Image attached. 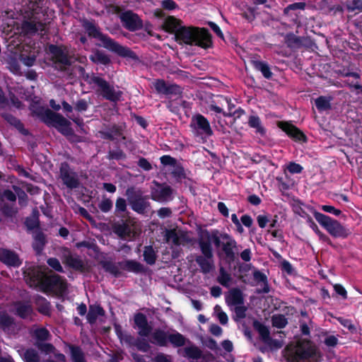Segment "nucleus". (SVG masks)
Returning a JSON list of instances; mask_svg holds the SVG:
<instances>
[{
    "label": "nucleus",
    "mask_w": 362,
    "mask_h": 362,
    "mask_svg": "<svg viewBox=\"0 0 362 362\" xmlns=\"http://www.w3.org/2000/svg\"><path fill=\"white\" fill-rule=\"evenodd\" d=\"M171 174L177 182H180L182 179L186 177L184 168L181 164L177 163L173 166V170H172Z\"/></svg>",
    "instance_id": "37998d69"
},
{
    "label": "nucleus",
    "mask_w": 362,
    "mask_h": 362,
    "mask_svg": "<svg viewBox=\"0 0 362 362\" xmlns=\"http://www.w3.org/2000/svg\"><path fill=\"white\" fill-rule=\"evenodd\" d=\"M161 6L167 11H173L178 8L177 4L173 0L161 1Z\"/></svg>",
    "instance_id": "052dcab7"
},
{
    "label": "nucleus",
    "mask_w": 362,
    "mask_h": 362,
    "mask_svg": "<svg viewBox=\"0 0 362 362\" xmlns=\"http://www.w3.org/2000/svg\"><path fill=\"white\" fill-rule=\"evenodd\" d=\"M182 21L179 19H177L174 16H168L167 17L163 23V29L171 34H174L175 37H176V33L180 28L182 27Z\"/></svg>",
    "instance_id": "393cba45"
},
{
    "label": "nucleus",
    "mask_w": 362,
    "mask_h": 362,
    "mask_svg": "<svg viewBox=\"0 0 362 362\" xmlns=\"http://www.w3.org/2000/svg\"><path fill=\"white\" fill-rule=\"evenodd\" d=\"M13 188L16 195L18 196V204L20 205L25 204L27 202V200H28V195H27V194L25 192V191H23L21 187H19L18 186L13 185Z\"/></svg>",
    "instance_id": "3c124183"
},
{
    "label": "nucleus",
    "mask_w": 362,
    "mask_h": 362,
    "mask_svg": "<svg viewBox=\"0 0 362 362\" xmlns=\"http://www.w3.org/2000/svg\"><path fill=\"white\" fill-rule=\"evenodd\" d=\"M15 314L21 319H27L33 314V310L32 305L28 303L16 301L15 303Z\"/></svg>",
    "instance_id": "a878e982"
},
{
    "label": "nucleus",
    "mask_w": 362,
    "mask_h": 362,
    "mask_svg": "<svg viewBox=\"0 0 362 362\" xmlns=\"http://www.w3.org/2000/svg\"><path fill=\"white\" fill-rule=\"evenodd\" d=\"M100 137L103 139L115 141L117 136H122V127L116 124L108 125L103 131H100Z\"/></svg>",
    "instance_id": "aec40b11"
},
{
    "label": "nucleus",
    "mask_w": 362,
    "mask_h": 362,
    "mask_svg": "<svg viewBox=\"0 0 362 362\" xmlns=\"http://www.w3.org/2000/svg\"><path fill=\"white\" fill-rule=\"evenodd\" d=\"M190 127L195 131L197 135L210 136L213 134L209 120L202 115L197 114L192 118Z\"/></svg>",
    "instance_id": "2eb2a0df"
},
{
    "label": "nucleus",
    "mask_w": 362,
    "mask_h": 362,
    "mask_svg": "<svg viewBox=\"0 0 362 362\" xmlns=\"http://www.w3.org/2000/svg\"><path fill=\"white\" fill-rule=\"evenodd\" d=\"M214 312L218 313V317L221 325H226V313L221 310V307L216 305L214 307Z\"/></svg>",
    "instance_id": "69168bd1"
},
{
    "label": "nucleus",
    "mask_w": 362,
    "mask_h": 362,
    "mask_svg": "<svg viewBox=\"0 0 362 362\" xmlns=\"http://www.w3.org/2000/svg\"><path fill=\"white\" fill-rule=\"evenodd\" d=\"M32 247L36 255H40L47 243V235L40 230H35L33 233Z\"/></svg>",
    "instance_id": "a211bd4d"
},
{
    "label": "nucleus",
    "mask_w": 362,
    "mask_h": 362,
    "mask_svg": "<svg viewBox=\"0 0 362 362\" xmlns=\"http://www.w3.org/2000/svg\"><path fill=\"white\" fill-rule=\"evenodd\" d=\"M0 261L13 267H18L22 264V261L14 251L4 248H0Z\"/></svg>",
    "instance_id": "f3484780"
},
{
    "label": "nucleus",
    "mask_w": 362,
    "mask_h": 362,
    "mask_svg": "<svg viewBox=\"0 0 362 362\" xmlns=\"http://www.w3.org/2000/svg\"><path fill=\"white\" fill-rule=\"evenodd\" d=\"M144 259L149 265L156 263L157 255L152 245H146L144 248Z\"/></svg>",
    "instance_id": "c9c22d12"
},
{
    "label": "nucleus",
    "mask_w": 362,
    "mask_h": 362,
    "mask_svg": "<svg viewBox=\"0 0 362 362\" xmlns=\"http://www.w3.org/2000/svg\"><path fill=\"white\" fill-rule=\"evenodd\" d=\"M64 263L71 269L80 272H83L85 271L86 265L80 257L69 254L67 255H64Z\"/></svg>",
    "instance_id": "5701e85b"
},
{
    "label": "nucleus",
    "mask_w": 362,
    "mask_h": 362,
    "mask_svg": "<svg viewBox=\"0 0 362 362\" xmlns=\"http://www.w3.org/2000/svg\"><path fill=\"white\" fill-rule=\"evenodd\" d=\"M41 119L47 125L52 126L64 136L74 134V129L71 127V122L59 113L53 112L49 108L39 112Z\"/></svg>",
    "instance_id": "0eeeda50"
},
{
    "label": "nucleus",
    "mask_w": 362,
    "mask_h": 362,
    "mask_svg": "<svg viewBox=\"0 0 362 362\" xmlns=\"http://www.w3.org/2000/svg\"><path fill=\"white\" fill-rule=\"evenodd\" d=\"M125 195L131 209L139 214H145L151 207L148 197L144 195L141 189L134 187H129L125 191Z\"/></svg>",
    "instance_id": "1a4fd4ad"
},
{
    "label": "nucleus",
    "mask_w": 362,
    "mask_h": 362,
    "mask_svg": "<svg viewBox=\"0 0 362 362\" xmlns=\"http://www.w3.org/2000/svg\"><path fill=\"white\" fill-rule=\"evenodd\" d=\"M202 256L213 257L211 235L206 232L198 241Z\"/></svg>",
    "instance_id": "b1692460"
},
{
    "label": "nucleus",
    "mask_w": 362,
    "mask_h": 362,
    "mask_svg": "<svg viewBox=\"0 0 362 362\" xmlns=\"http://www.w3.org/2000/svg\"><path fill=\"white\" fill-rule=\"evenodd\" d=\"M120 339L124 341L129 346H135L137 338L130 334H125Z\"/></svg>",
    "instance_id": "774afa93"
},
{
    "label": "nucleus",
    "mask_w": 362,
    "mask_h": 362,
    "mask_svg": "<svg viewBox=\"0 0 362 362\" xmlns=\"http://www.w3.org/2000/svg\"><path fill=\"white\" fill-rule=\"evenodd\" d=\"M70 350L72 362H86L85 354L81 346L71 344H66Z\"/></svg>",
    "instance_id": "c85d7f7f"
},
{
    "label": "nucleus",
    "mask_w": 362,
    "mask_h": 362,
    "mask_svg": "<svg viewBox=\"0 0 362 362\" xmlns=\"http://www.w3.org/2000/svg\"><path fill=\"white\" fill-rule=\"evenodd\" d=\"M256 68L262 72L265 78H269L272 76V72L267 64L264 62H257L256 64Z\"/></svg>",
    "instance_id": "5fc2aeb1"
},
{
    "label": "nucleus",
    "mask_w": 362,
    "mask_h": 362,
    "mask_svg": "<svg viewBox=\"0 0 362 362\" xmlns=\"http://www.w3.org/2000/svg\"><path fill=\"white\" fill-rule=\"evenodd\" d=\"M155 184L160 187V189L159 190H156L152 194V199L153 200H163L167 201L171 199V197L173 192V189L172 187L167 185H161L158 182H154Z\"/></svg>",
    "instance_id": "4be33fe9"
},
{
    "label": "nucleus",
    "mask_w": 362,
    "mask_h": 362,
    "mask_svg": "<svg viewBox=\"0 0 362 362\" xmlns=\"http://www.w3.org/2000/svg\"><path fill=\"white\" fill-rule=\"evenodd\" d=\"M278 127L286 133L291 138L296 141H304L303 133L292 124L286 122H279Z\"/></svg>",
    "instance_id": "6ab92c4d"
},
{
    "label": "nucleus",
    "mask_w": 362,
    "mask_h": 362,
    "mask_svg": "<svg viewBox=\"0 0 362 362\" xmlns=\"http://www.w3.org/2000/svg\"><path fill=\"white\" fill-rule=\"evenodd\" d=\"M45 24L42 22H35L33 21H24L21 24V31L25 35H34L37 31H44Z\"/></svg>",
    "instance_id": "412c9836"
},
{
    "label": "nucleus",
    "mask_w": 362,
    "mask_h": 362,
    "mask_svg": "<svg viewBox=\"0 0 362 362\" xmlns=\"http://www.w3.org/2000/svg\"><path fill=\"white\" fill-rule=\"evenodd\" d=\"M66 47L57 45H49V52L51 54V60L54 64V68L62 72H65L72 65L71 57L66 51Z\"/></svg>",
    "instance_id": "9b49d317"
},
{
    "label": "nucleus",
    "mask_w": 362,
    "mask_h": 362,
    "mask_svg": "<svg viewBox=\"0 0 362 362\" xmlns=\"http://www.w3.org/2000/svg\"><path fill=\"white\" fill-rule=\"evenodd\" d=\"M98 264L106 273L111 274L115 278L122 276V272L119 270V267L123 271L136 274H144L146 272L145 266L134 259H125L118 262L117 264L112 260H100L98 262Z\"/></svg>",
    "instance_id": "423d86ee"
},
{
    "label": "nucleus",
    "mask_w": 362,
    "mask_h": 362,
    "mask_svg": "<svg viewBox=\"0 0 362 362\" xmlns=\"http://www.w3.org/2000/svg\"><path fill=\"white\" fill-rule=\"evenodd\" d=\"M153 88L158 94L164 95L167 98H181L184 88L176 83L166 82L164 79L158 78L153 82Z\"/></svg>",
    "instance_id": "ddd939ff"
},
{
    "label": "nucleus",
    "mask_w": 362,
    "mask_h": 362,
    "mask_svg": "<svg viewBox=\"0 0 362 362\" xmlns=\"http://www.w3.org/2000/svg\"><path fill=\"white\" fill-rule=\"evenodd\" d=\"M89 59L92 62L96 64L107 66L111 63L110 57L103 51L99 49H96L90 54Z\"/></svg>",
    "instance_id": "7c9ffc66"
},
{
    "label": "nucleus",
    "mask_w": 362,
    "mask_h": 362,
    "mask_svg": "<svg viewBox=\"0 0 362 362\" xmlns=\"http://www.w3.org/2000/svg\"><path fill=\"white\" fill-rule=\"evenodd\" d=\"M59 177L62 180L63 184L69 189H76L80 186V181L77 173L66 161L60 164Z\"/></svg>",
    "instance_id": "4468645a"
},
{
    "label": "nucleus",
    "mask_w": 362,
    "mask_h": 362,
    "mask_svg": "<svg viewBox=\"0 0 362 362\" xmlns=\"http://www.w3.org/2000/svg\"><path fill=\"white\" fill-rule=\"evenodd\" d=\"M305 4L303 2H297V3L291 4L284 8V13L285 14H288L289 13V11L291 10H297V9L303 10L305 8Z\"/></svg>",
    "instance_id": "0e129e2a"
},
{
    "label": "nucleus",
    "mask_w": 362,
    "mask_h": 362,
    "mask_svg": "<svg viewBox=\"0 0 362 362\" xmlns=\"http://www.w3.org/2000/svg\"><path fill=\"white\" fill-rule=\"evenodd\" d=\"M88 108V103L85 99H80L75 103L74 109L78 112L86 111Z\"/></svg>",
    "instance_id": "bf43d9fd"
},
{
    "label": "nucleus",
    "mask_w": 362,
    "mask_h": 362,
    "mask_svg": "<svg viewBox=\"0 0 362 362\" xmlns=\"http://www.w3.org/2000/svg\"><path fill=\"white\" fill-rule=\"evenodd\" d=\"M175 40L180 43L208 49L213 45L212 36L205 28L182 26L176 33Z\"/></svg>",
    "instance_id": "20e7f679"
},
{
    "label": "nucleus",
    "mask_w": 362,
    "mask_h": 362,
    "mask_svg": "<svg viewBox=\"0 0 362 362\" xmlns=\"http://www.w3.org/2000/svg\"><path fill=\"white\" fill-rule=\"evenodd\" d=\"M127 204L126 199L122 197H118L115 202V215L119 217L122 216L120 214L121 213H124V214H127Z\"/></svg>",
    "instance_id": "ea45409f"
},
{
    "label": "nucleus",
    "mask_w": 362,
    "mask_h": 362,
    "mask_svg": "<svg viewBox=\"0 0 362 362\" xmlns=\"http://www.w3.org/2000/svg\"><path fill=\"white\" fill-rule=\"evenodd\" d=\"M3 117L9 124L14 127L20 133L25 136L28 135V130L25 129L24 124L18 118L10 113L4 114Z\"/></svg>",
    "instance_id": "bb28decb"
},
{
    "label": "nucleus",
    "mask_w": 362,
    "mask_h": 362,
    "mask_svg": "<svg viewBox=\"0 0 362 362\" xmlns=\"http://www.w3.org/2000/svg\"><path fill=\"white\" fill-rule=\"evenodd\" d=\"M22 358L24 362H40V361L37 351L33 348L27 349L24 351Z\"/></svg>",
    "instance_id": "4c0bfd02"
},
{
    "label": "nucleus",
    "mask_w": 362,
    "mask_h": 362,
    "mask_svg": "<svg viewBox=\"0 0 362 362\" xmlns=\"http://www.w3.org/2000/svg\"><path fill=\"white\" fill-rule=\"evenodd\" d=\"M254 327L255 329L258 332L259 334L260 335L262 341L264 342L266 340H269V331L268 328L262 325V323L255 321L254 322Z\"/></svg>",
    "instance_id": "a19ab883"
},
{
    "label": "nucleus",
    "mask_w": 362,
    "mask_h": 362,
    "mask_svg": "<svg viewBox=\"0 0 362 362\" xmlns=\"http://www.w3.org/2000/svg\"><path fill=\"white\" fill-rule=\"evenodd\" d=\"M137 165L139 168L145 171H149L152 169V165L150 162L145 158H140L138 160Z\"/></svg>",
    "instance_id": "338daca9"
},
{
    "label": "nucleus",
    "mask_w": 362,
    "mask_h": 362,
    "mask_svg": "<svg viewBox=\"0 0 362 362\" xmlns=\"http://www.w3.org/2000/svg\"><path fill=\"white\" fill-rule=\"evenodd\" d=\"M160 160L162 165H170L174 166L177 163V160L169 156V155H164L160 158Z\"/></svg>",
    "instance_id": "e2e57ef3"
},
{
    "label": "nucleus",
    "mask_w": 362,
    "mask_h": 362,
    "mask_svg": "<svg viewBox=\"0 0 362 362\" xmlns=\"http://www.w3.org/2000/svg\"><path fill=\"white\" fill-rule=\"evenodd\" d=\"M165 237L167 241L172 240L173 244L176 246L181 244L180 237L175 229L167 230Z\"/></svg>",
    "instance_id": "de8ad7c7"
},
{
    "label": "nucleus",
    "mask_w": 362,
    "mask_h": 362,
    "mask_svg": "<svg viewBox=\"0 0 362 362\" xmlns=\"http://www.w3.org/2000/svg\"><path fill=\"white\" fill-rule=\"evenodd\" d=\"M98 207L103 213H107L112 208V202L108 198L103 199L98 204Z\"/></svg>",
    "instance_id": "4d7b16f0"
},
{
    "label": "nucleus",
    "mask_w": 362,
    "mask_h": 362,
    "mask_svg": "<svg viewBox=\"0 0 362 362\" xmlns=\"http://www.w3.org/2000/svg\"><path fill=\"white\" fill-rule=\"evenodd\" d=\"M35 346L42 353H44L45 354H52L56 350L55 346L51 343H44V342L36 341L35 343Z\"/></svg>",
    "instance_id": "a18cd8bd"
},
{
    "label": "nucleus",
    "mask_w": 362,
    "mask_h": 362,
    "mask_svg": "<svg viewBox=\"0 0 362 362\" xmlns=\"http://www.w3.org/2000/svg\"><path fill=\"white\" fill-rule=\"evenodd\" d=\"M248 124L250 127L256 129L257 132L263 134L264 133V129L261 125L260 119L257 116H250L248 120Z\"/></svg>",
    "instance_id": "09e8293b"
},
{
    "label": "nucleus",
    "mask_w": 362,
    "mask_h": 362,
    "mask_svg": "<svg viewBox=\"0 0 362 362\" xmlns=\"http://www.w3.org/2000/svg\"><path fill=\"white\" fill-rule=\"evenodd\" d=\"M263 343L268 346L271 349H279L283 346L281 341L273 339L270 337H269V340H266Z\"/></svg>",
    "instance_id": "680f3d73"
},
{
    "label": "nucleus",
    "mask_w": 362,
    "mask_h": 362,
    "mask_svg": "<svg viewBox=\"0 0 362 362\" xmlns=\"http://www.w3.org/2000/svg\"><path fill=\"white\" fill-rule=\"evenodd\" d=\"M37 311L44 315H51L52 306L50 303L43 296H37L35 299Z\"/></svg>",
    "instance_id": "2f4dec72"
},
{
    "label": "nucleus",
    "mask_w": 362,
    "mask_h": 362,
    "mask_svg": "<svg viewBox=\"0 0 362 362\" xmlns=\"http://www.w3.org/2000/svg\"><path fill=\"white\" fill-rule=\"evenodd\" d=\"M1 213L8 218L13 217L16 211L14 210L12 206H10L8 204H4L1 208Z\"/></svg>",
    "instance_id": "13d9d810"
},
{
    "label": "nucleus",
    "mask_w": 362,
    "mask_h": 362,
    "mask_svg": "<svg viewBox=\"0 0 362 362\" xmlns=\"http://www.w3.org/2000/svg\"><path fill=\"white\" fill-rule=\"evenodd\" d=\"M120 19L123 26L131 32L139 30L143 28L142 20L132 11L124 12L121 15Z\"/></svg>",
    "instance_id": "dca6fc26"
},
{
    "label": "nucleus",
    "mask_w": 362,
    "mask_h": 362,
    "mask_svg": "<svg viewBox=\"0 0 362 362\" xmlns=\"http://www.w3.org/2000/svg\"><path fill=\"white\" fill-rule=\"evenodd\" d=\"M346 8L349 11H362V0H351L346 4Z\"/></svg>",
    "instance_id": "864d4df0"
},
{
    "label": "nucleus",
    "mask_w": 362,
    "mask_h": 362,
    "mask_svg": "<svg viewBox=\"0 0 362 362\" xmlns=\"http://www.w3.org/2000/svg\"><path fill=\"white\" fill-rule=\"evenodd\" d=\"M24 225L26 228L27 232L32 231L33 233L35 230H40L38 211H34L32 216L26 217L24 221Z\"/></svg>",
    "instance_id": "c756f323"
},
{
    "label": "nucleus",
    "mask_w": 362,
    "mask_h": 362,
    "mask_svg": "<svg viewBox=\"0 0 362 362\" xmlns=\"http://www.w3.org/2000/svg\"><path fill=\"white\" fill-rule=\"evenodd\" d=\"M47 264L58 272H63V268L59 259L56 257H50L47 260Z\"/></svg>",
    "instance_id": "6e6d98bb"
},
{
    "label": "nucleus",
    "mask_w": 362,
    "mask_h": 362,
    "mask_svg": "<svg viewBox=\"0 0 362 362\" xmlns=\"http://www.w3.org/2000/svg\"><path fill=\"white\" fill-rule=\"evenodd\" d=\"M135 347L142 352H147L150 349L148 341L144 338H137Z\"/></svg>",
    "instance_id": "603ef678"
},
{
    "label": "nucleus",
    "mask_w": 362,
    "mask_h": 362,
    "mask_svg": "<svg viewBox=\"0 0 362 362\" xmlns=\"http://www.w3.org/2000/svg\"><path fill=\"white\" fill-rule=\"evenodd\" d=\"M285 357L291 362H300L310 360L318 362L319 355L315 346L307 339H298L288 345L284 351Z\"/></svg>",
    "instance_id": "39448f33"
},
{
    "label": "nucleus",
    "mask_w": 362,
    "mask_h": 362,
    "mask_svg": "<svg viewBox=\"0 0 362 362\" xmlns=\"http://www.w3.org/2000/svg\"><path fill=\"white\" fill-rule=\"evenodd\" d=\"M273 326L283 328L287 325L286 318L282 315H275L272 319Z\"/></svg>",
    "instance_id": "8fccbe9b"
},
{
    "label": "nucleus",
    "mask_w": 362,
    "mask_h": 362,
    "mask_svg": "<svg viewBox=\"0 0 362 362\" xmlns=\"http://www.w3.org/2000/svg\"><path fill=\"white\" fill-rule=\"evenodd\" d=\"M315 103L316 107L320 111L329 110L331 107L330 99L327 97L320 96L315 100Z\"/></svg>",
    "instance_id": "c03bdc74"
},
{
    "label": "nucleus",
    "mask_w": 362,
    "mask_h": 362,
    "mask_svg": "<svg viewBox=\"0 0 362 362\" xmlns=\"http://www.w3.org/2000/svg\"><path fill=\"white\" fill-rule=\"evenodd\" d=\"M228 298L232 305H240L243 303V297L242 292L237 288L231 289L228 294Z\"/></svg>",
    "instance_id": "e433bc0d"
},
{
    "label": "nucleus",
    "mask_w": 362,
    "mask_h": 362,
    "mask_svg": "<svg viewBox=\"0 0 362 362\" xmlns=\"http://www.w3.org/2000/svg\"><path fill=\"white\" fill-rule=\"evenodd\" d=\"M130 213L122 214L119 221L112 224L113 231L121 238H130L133 234V228L136 223L134 218L129 216Z\"/></svg>",
    "instance_id": "f8f14e48"
},
{
    "label": "nucleus",
    "mask_w": 362,
    "mask_h": 362,
    "mask_svg": "<svg viewBox=\"0 0 362 362\" xmlns=\"http://www.w3.org/2000/svg\"><path fill=\"white\" fill-rule=\"evenodd\" d=\"M105 312L100 305H90L86 315L88 322L93 325L95 323L98 316H104Z\"/></svg>",
    "instance_id": "cd10ccee"
},
{
    "label": "nucleus",
    "mask_w": 362,
    "mask_h": 362,
    "mask_svg": "<svg viewBox=\"0 0 362 362\" xmlns=\"http://www.w3.org/2000/svg\"><path fill=\"white\" fill-rule=\"evenodd\" d=\"M26 282L30 287H39L45 293L54 292L63 295L67 290L66 279L56 274L47 275L39 267H30L23 272Z\"/></svg>",
    "instance_id": "f03ea898"
},
{
    "label": "nucleus",
    "mask_w": 362,
    "mask_h": 362,
    "mask_svg": "<svg viewBox=\"0 0 362 362\" xmlns=\"http://www.w3.org/2000/svg\"><path fill=\"white\" fill-rule=\"evenodd\" d=\"M82 26L89 37L101 41L102 46L106 49L117 54L121 57L137 59L138 57L136 53L130 48L121 45L109 35L103 33L95 21L84 19L82 21Z\"/></svg>",
    "instance_id": "7ed1b4c3"
},
{
    "label": "nucleus",
    "mask_w": 362,
    "mask_h": 362,
    "mask_svg": "<svg viewBox=\"0 0 362 362\" xmlns=\"http://www.w3.org/2000/svg\"><path fill=\"white\" fill-rule=\"evenodd\" d=\"M83 78L85 81H88L89 84H95L97 86L101 95L105 99L115 103L119 100L122 92L120 90L116 91L114 86H111L105 78L96 76L94 74H92L90 77L88 74H86V75L83 76Z\"/></svg>",
    "instance_id": "6e6552de"
},
{
    "label": "nucleus",
    "mask_w": 362,
    "mask_h": 362,
    "mask_svg": "<svg viewBox=\"0 0 362 362\" xmlns=\"http://www.w3.org/2000/svg\"><path fill=\"white\" fill-rule=\"evenodd\" d=\"M241 249V245H238L233 238L228 236V259H237Z\"/></svg>",
    "instance_id": "473e14b6"
},
{
    "label": "nucleus",
    "mask_w": 362,
    "mask_h": 362,
    "mask_svg": "<svg viewBox=\"0 0 362 362\" xmlns=\"http://www.w3.org/2000/svg\"><path fill=\"white\" fill-rule=\"evenodd\" d=\"M185 355L189 358L199 359L202 357V351L196 346L192 345L185 348Z\"/></svg>",
    "instance_id": "79ce46f5"
},
{
    "label": "nucleus",
    "mask_w": 362,
    "mask_h": 362,
    "mask_svg": "<svg viewBox=\"0 0 362 362\" xmlns=\"http://www.w3.org/2000/svg\"><path fill=\"white\" fill-rule=\"evenodd\" d=\"M15 319L9 315L6 311L0 312V327L4 332L10 330L11 327L15 326Z\"/></svg>",
    "instance_id": "72a5a7b5"
},
{
    "label": "nucleus",
    "mask_w": 362,
    "mask_h": 362,
    "mask_svg": "<svg viewBox=\"0 0 362 362\" xmlns=\"http://www.w3.org/2000/svg\"><path fill=\"white\" fill-rule=\"evenodd\" d=\"M316 221L326 229V230L334 238H345L350 234L349 229L344 227L339 221L321 214L315 213Z\"/></svg>",
    "instance_id": "9d476101"
},
{
    "label": "nucleus",
    "mask_w": 362,
    "mask_h": 362,
    "mask_svg": "<svg viewBox=\"0 0 362 362\" xmlns=\"http://www.w3.org/2000/svg\"><path fill=\"white\" fill-rule=\"evenodd\" d=\"M106 158L109 160H124L127 158V155L119 147H117L115 150L108 151Z\"/></svg>",
    "instance_id": "58836bf2"
},
{
    "label": "nucleus",
    "mask_w": 362,
    "mask_h": 362,
    "mask_svg": "<svg viewBox=\"0 0 362 362\" xmlns=\"http://www.w3.org/2000/svg\"><path fill=\"white\" fill-rule=\"evenodd\" d=\"M49 336V332L45 327L38 328L35 331V337L37 339L36 341L43 342L47 340Z\"/></svg>",
    "instance_id": "49530a36"
},
{
    "label": "nucleus",
    "mask_w": 362,
    "mask_h": 362,
    "mask_svg": "<svg viewBox=\"0 0 362 362\" xmlns=\"http://www.w3.org/2000/svg\"><path fill=\"white\" fill-rule=\"evenodd\" d=\"M212 257H206L202 255H197L195 257V261L200 267L201 271L204 274H208L213 268Z\"/></svg>",
    "instance_id": "f704fd0d"
},
{
    "label": "nucleus",
    "mask_w": 362,
    "mask_h": 362,
    "mask_svg": "<svg viewBox=\"0 0 362 362\" xmlns=\"http://www.w3.org/2000/svg\"><path fill=\"white\" fill-rule=\"evenodd\" d=\"M135 327L139 329L138 334L141 337H147L151 334V342L158 346H167L170 342L174 347H181L186 344L187 339L180 332L175 331L169 333L160 328L156 329L153 332V327L148 323L146 315L137 313L134 316Z\"/></svg>",
    "instance_id": "f257e3e1"
}]
</instances>
